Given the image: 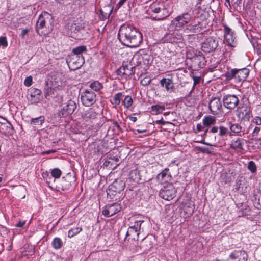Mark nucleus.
<instances>
[{
	"label": "nucleus",
	"mask_w": 261,
	"mask_h": 261,
	"mask_svg": "<svg viewBox=\"0 0 261 261\" xmlns=\"http://www.w3.org/2000/svg\"><path fill=\"white\" fill-rule=\"evenodd\" d=\"M118 38L123 45L130 48L138 47L143 41L141 33L135 27L127 24L120 27Z\"/></svg>",
	"instance_id": "f257e3e1"
},
{
	"label": "nucleus",
	"mask_w": 261,
	"mask_h": 261,
	"mask_svg": "<svg viewBox=\"0 0 261 261\" xmlns=\"http://www.w3.org/2000/svg\"><path fill=\"white\" fill-rule=\"evenodd\" d=\"M151 18L154 20H162L170 15L169 8L166 2L156 1L153 2L147 10Z\"/></svg>",
	"instance_id": "f03ea898"
},
{
	"label": "nucleus",
	"mask_w": 261,
	"mask_h": 261,
	"mask_svg": "<svg viewBox=\"0 0 261 261\" xmlns=\"http://www.w3.org/2000/svg\"><path fill=\"white\" fill-rule=\"evenodd\" d=\"M133 222H131L128 230L126 234L125 239L128 240H138L139 236L141 231H143L144 226V221L141 219L133 218Z\"/></svg>",
	"instance_id": "7ed1b4c3"
},
{
	"label": "nucleus",
	"mask_w": 261,
	"mask_h": 261,
	"mask_svg": "<svg viewBox=\"0 0 261 261\" xmlns=\"http://www.w3.org/2000/svg\"><path fill=\"white\" fill-rule=\"evenodd\" d=\"M52 20L51 15L46 12H42L39 16L36 25V31L39 36L48 34L49 25Z\"/></svg>",
	"instance_id": "20e7f679"
},
{
	"label": "nucleus",
	"mask_w": 261,
	"mask_h": 261,
	"mask_svg": "<svg viewBox=\"0 0 261 261\" xmlns=\"http://www.w3.org/2000/svg\"><path fill=\"white\" fill-rule=\"evenodd\" d=\"M250 72L247 68L241 69H232L224 74L227 81L233 80L236 83H240L246 80Z\"/></svg>",
	"instance_id": "39448f33"
},
{
	"label": "nucleus",
	"mask_w": 261,
	"mask_h": 261,
	"mask_svg": "<svg viewBox=\"0 0 261 261\" xmlns=\"http://www.w3.org/2000/svg\"><path fill=\"white\" fill-rule=\"evenodd\" d=\"M219 40L214 36L207 37L201 44L202 50L206 53H210L215 51L218 47Z\"/></svg>",
	"instance_id": "423d86ee"
},
{
	"label": "nucleus",
	"mask_w": 261,
	"mask_h": 261,
	"mask_svg": "<svg viewBox=\"0 0 261 261\" xmlns=\"http://www.w3.org/2000/svg\"><path fill=\"white\" fill-rule=\"evenodd\" d=\"M176 193V190L174 186L171 184H168L160 190L159 195L165 200H170L175 197Z\"/></svg>",
	"instance_id": "0eeeda50"
},
{
	"label": "nucleus",
	"mask_w": 261,
	"mask_h": 261,
	"mask_svg": "<svg viewBox=\"0 0 261 261\" xmlns=\"http://www.w3.org/2000/svg\"><path fill=\"white\" fill-rule=\"evenodd\" d=\"M81 99L83 105L90 107L96 101V95L91 90L86 89L81 93Z\"/></svg>",
	"instance_id": "6e6552de"
},
{
	"label": "nucleus",
	"mask_w": 261,
	"mask_h": 261,
	"mask_svg": "<svg viewBox=\"0 0 261 261\" xmlns=\"http://www.w3.org/2000/svg\"><path fill=\"white\" fill-rule=\"evenodd\" d=\"M222 101L224 106L229 110H233L239 104V97L234 94H226L223 96Z\"/></svg>",
	"instance_id": "1a4fd4ad"
},
{
	"label": "nucleus",
	"mask_w": 261,
	"mask_h": 261,
	"mask_svg": "<svg viewBox=\"0 0 261 261\" xmlns=\"http://www.w3.org/2000/svg\"><path fill=\"white\" fill-rule=\"evenodd\" d=\"M66 62L69 68H72L73 70L80 68L85 63L83 56H77L75 55H71L66 59Z\"/></svg>",
	"instance_id": "9d476101"
},
{
	"label": "nucleus",
	"mask_w": 261,
	"mask_h": 261,
	"mask_svg": "<svg viewBox=\"0 0 261 261\" xmlns=\"http://www.w3.org/2000/svg\"><path fill=\"white\" fill-rule=\"evenodd\" d=\"M76 108V103L75 101L72 99H69L66 103L63 105L61 110L59 112V116L62 117H65L72 114Z\"/></svg>",
	"instance_id": "9b49d317"
},
{
	"label": "nucleus",
	"mask_w": 261,
	"mask_h": 261,
	"mask_svg": "<svg viewBox=\"0 0 261 261\" xmlns=\"http://www.w3.org/2000/svg\"><path fill=\"white\" fill-rule=\"evenodd\" d=\"M208 108L213 115H218L222 111V105L221 98L213 97L208 103Z\"/></svg>",
	"instance_id": "f8f14e48"
},
{
	"label": "nucleus",
	"mask_w": 261,
	"mask_h": 261,
	"mask_svg": "<svg viewBox=\"0 0 261 261\" xmlns=\"http://www.w3.org/2000/svg\"><path fill=\"white\" fill-rule=\"evenodd\" d=\"M121 210V204L118 202L106 205L102 210V214L107 217H111L120 212Z\"/></svg>",
	"instance_id": "ddd939ff"
},
{
	"label": "nucleus",
	"mask_w": 261,
	"mask_h": 261,
	"mask_svg": "<svg viewBox=\"0 0 261 261\" xmlns=\"http://www.w3.org/2000/svg\"><path fill=\"white\" fill-rule=\"evenodd\" d=\"M191 14L189 13H185L175 18L172 23L177 28H180L188 23L191 20Z\"/></svg>",
	"instance_id": "4468645a"
},
{
	"label": "nucleus",
	"mask_w": 261,
	"mask_h": 261,
	"mask_svg": "<svg viewBox=\"0 0 261 261\" xmlns=\"http://www.w3.org/2000/svg\"><path fill=\"white\" fill-rule=\"evenodd\" d=\"M248 254L243 250H234L232 252L228 258V261H247Z\"/></svg>",
	"instance_id": "2eb2a0df"
},
{
	"label": "nucleus",
	"mask_w": 261,
	"mask_h": 261,
	"mask_svg": "<svg viewBox=\"0 0 261 261\" xmlns=\"http://www.w3.org/2000/svg\"><path fill=\"white\" fill-rule=\"evenodd\" d=\"M74 181L75 180L74 179V178L71 176L63 177L57 186V188H58L59 190H68L72 187Z\"/></svg>",
	"instance_id": "dca6fc26"
},
{
	"label": "nucleus",
	"mask_w": 261,
	"mask_h": 261,
	"mask_svg": "<svg viewBox=\"0 0 261 261\" xmlns=\"http://www.w3.org/2000/svg\"><path fill=\"white\" fill-rule=\"evenodd\" d=\"M164 42L170 43H182L184 40L181 34L174 32L172 34H167L163 38Z\"/></svg>",
	"instance_id": "f3484780"
},
{
	"label": "nucleus",
	"mask_w": 261,
	"mask_h": 261,
	"mask_svg": "<svg viewBox=\"0 0 261 261\" xmlns=\"http://www.w3.org/2000/svg\"><path fill=\"white\" fill-rule=\"evenodd\" d=\"M224 37L228 43V45L231 47H234L236 44V37L234 36L233 32L231 28L227 25H224Z\"/></svg>",
	"instance_id": "a211bd4d"
},
{
	"label": "nucleus",
	"mask_w": 261,
	"mask_h": 261,
	"mask_svg": "<svg viewBox=\"0 0 261 261\" xmlns=\"http://www.w3.org/2000/svg\"><path fill=\"white\" fill-rule=\"evenodd\" d=\"M98 115L93 108H90L82 113V117L85 121L93 122L97 119Z\"/></svg>",
	"instance_id": "6ab92c4d"
},
{
	"label": "nucleus",
	"mask_w": 261,
	"mask_h": 261,
	"mask_svg": "<svg viewBox=\"0 0 261 261\" xmlns=\"http://www.w3.org/2000/svg\"><path fill=\"white\" fill-rule=\"evenodd\" d=\"M239 115L241 116L242 120L248 121L252 116V112L250 107L247 105H243L238 107Z\"/></svg>",
	"instance_id": "aec40b11"
},
{
	"label": "nucleus",
	"mask_w": 261,
	"mask_h": 261,
	"mask_svg": "<svg viewBox=\"0 0 261 261\" xmlns=\"http://www.w3.org/2000/svg\"><path fill=\"white\" fill-rule=\"evenodd\" d=\"M5 122H0V133L5 136L13 134L14 128L12 124L6 119Z\"/></svg>",
	"instance_id": "412c9836"
},
{
	"label": "nucleus",
	"mask_w": 261,
	"mask_h": 261,
	"mask_svg": "<svg viewBox=\"0 0 261 261\" xmlns=\"http://www.w3.org/2000/svg\"><path fill=\"white\" fill-rule=\"evenodd\" d=\"M107 198L110 199L112 201H120L123 197V193H118L115 191L114 189H112L109 186L107 190Z\"/></svg>",
	"instance_id": "4be33fe9"
},
{
	"label": "nucleus",
	"mask_w": 261,
	"mask_h": 261,
	"mask_svg": "<svg viewBox=\"0 0 261 261\" xmlns=\"http://www.w3.org/2000/svg\"><path fill=\"white\" fill-rule=\"evenodd\" d=\"M156 178L162 184L167 182L171 180L172 176L171 173L169 172V169H164L157 175Z\"/></svg>",
	"instance_id": "5701e85b"
},
{
	"label": "nucleus",
	"mask_w": 261,
	"mask_h": 261,
	"mask_svg": "<svg viewBox=\"0 0 261 261\" xmlns=\"http://www.w3.org/2000/svg\"><path fill=\"white\" fill-rule=\"evenodd\" d=\"M153 246L151 239L147 237L142 240L139 246L141 251L143 253L147 252L151 249Z\"/></svg>",
	"instance_id": "b1692460"
},
{
	"label": "nucleus",
	"mask_w": 261,
	"mask_h": 261,
	"mask_svg": "<svg viewBox=\"0 0 261 261\" xmlns=\"http://www.w3.org/2000/svg\"><path fill=\"white\" fill-rule=\"evenodd\" d=\"M109 187L118 193H122L125 187V182L121 179H117Z\"/></svg>",
	"instance_id": "393cba45"
},
{
	"label": "nucleus",
	"mask_w": 261,
	"mask_h": 261,
	"mask_svg": "<svg viewBox=\"0 0 261 261\" xmlns=\"http://www.w3.org/2000/svg\"><path fill=\"white\" fill-rule=\"evenodd\" d=\"M160 83L161 86L165 87L167 91H173L174 89V83L171 78H163Z\"/></svg>",
	"instance_id": "a878e982"
},
{
	"label": "nucleus",
	"mask_w": 261,
	"mask_h": 261,
	"mask_svg": "<svg viewBox=\"0 0 261 261\" xmlns=\"http://www.w3.org/2000/svg\"><path fill=\"white\" fill-rule=\"evenodd\" d=\"M252 201L255 208L261 209V191L258 190L254 192L252 198Z\"/></svg>",
	"instance_id": "bb28decb"
},
{
	"label": "nucleus",
	"mask_w": 261,
	"mask_h": 261,
	"mask_svg": "<svg viewBox=\"0 0 261 261\" xmlns=\"http://www.w3.org/2000/svg\"><path fill=\"white\" fill-rule=\"evenodd\" d=\"M229 126L231 133L241 136V133L242 132L243 128L240 123H232L231 122H229Z\"/></svg>",
	"instance_id": "cd10ccee"
},
{
	"label": "nucleus",
	"mask_w": 261,
	"mask_h": 261,
	"mask_svg": "<svg viewBox=\"0 0 261 261\" xmlns=\"http://www.w3.org/2000/svg\"><path fill=\"white\" fill-rule=\"evenodd\" d=\"M216 121V118L211 115L204 116L202 120L203 126L205 127H209L211 125H214Z\"/></svg>",
	"instance_id": "c85d7f7f"
},
{
	"label": "nucleus",
	"mask_w": 261,
	"mask_h": 261,
	"mask_svg": "<svg viewBox=\"0 0 261 261\" xmlns=\"http://www.w3.org/2000/svg\"><path fill=\"white\" fill-rule=\"evenodd\" d=\"M129 178L134 182H140L141 178L139 171L137 169L132 170L129 173Z\"/></svg>",
	"instance_id": "c756f323"
},
{
	"label": "nucleus",
	"mask_w": 261,
	"mask_h": 261,
	"mask_svg": "<svg viewBox=\"0 0 261 261\" xmlns=\"http://www.w3.org/2000/svg\"><path fill=\"white\" fill-rule=\"evenodd\" d=\"M87 51V47L85 45H81L73 48L71 55H77V56H83L82 53Z\"/></svg>",
	"instance_id": "7c9ffc66"
},
{
	"label": "nucleus",
	"mask_w": 261,
	"mask_h": 261,
	"mask_svg": "<svg viewBox=\"0 0 261 261\" xmlns=\"http://www.w3.org/2000/svg\"><path fill=\"white\" fill-rule=\"evenodd\" d=\"M127 68V65H125V62H123L122 65L117 70V74L122 77L123 76H129L130 75L131 72L128 71L126 72V68Z\"/></svg>",
	"instance_id": "2f4dec72"
},
{
	"label": "nucleus",
	"mask_w": 261,
	"mask_h": 261,
	"mask_svg": "<svg viewBox=\"0 0 261 261\" xmlns=\"http://www.w3.org/2000/svg\"><path fill=\"white\" fill-rule=\"evenodd\" d=\"M89 87L91 88L90 90H93L95 91H99L103 88V85L98 81H95L90 84Z\"/></svg>",
	"instance_id": "473e14b6"
},
{
	"label": "nucleus",
	"mask_w": 261,
	"mask_h": 261,
	"mask_svg": "<svg viewBox=\"0 0 261 261\" xmlns=\"http://www.w3.org/2000/svg\"><path fill=\"white\" fill-rule=\"evenodd\" d=\"M165 109V107L164 105L160 106L159 105H153L151 107V110L154 113L153 114L157 115L162 113L163 111Z\"/></svg>",
	"instance_id": "72a5a7b5"
},
{
	"label": "nucleus",
	"mask_w": 261,
	"mask_h": 261,
	"mask_svg": "<svg viewBox=\"0 0 261 261\" xmlns=\"http://www.w3.org/2000/svg\"><path fill=\"white\" fill-rule=\"evenodd\" d=\"M51 244L54 249L58 250L62 247L63 242L60 238L56 237L53 240Z\"/></svg>",
	"instance_id": "f704fd0d"
},
{
	"label": "nucleus",
	"mask_w": 261,
	"mask_h": 261,
	"mask_svg": "<svg viewBox=\"0 0 261 261\" xmlns=\"http://www.w3.org/2000/svg\"><path fill=\"white\" fill-rule=\"evenodd\" d=\"M82 230V228L81 227H75L71 228L68 231V237L69 238H72L74 236L79 234Z\"/></svg>",
	"instance_id": "c9c22d12"
},
{
	"label": "nucleus",
	"mask_w": 261,
	"mask_h": 261,
	"mask_svg": "<svg viewBox=\"0 0 261 261\" xmlns=\"http://www.w3.org/2000/svg\"><path fill=\"white\" fill-rule=\"evenodd\" d=\"M142 60L144 65L148 66L152 63V57L150 55L144 54L142 56Z\"/></svg>",
	"instance_id": "e433bc0d"
},
{
	"label": "nucleus",
	"mask_w": 261,
	"mask_h": 261,
	"mask_svg": "<svg viewBox=\"0 0 261 261\" xmlns=\"http://www.w3.org/2000/svg\"><path fill=\"white\" fill-rule=\"evenodd\" d=\"M44 121V118L43 116H40L37 118H32L31 120V123L34 125H42V123Z\"/></svg>",
	"instance_id": "4c0bfd02"
},
{
	"label": "nucleus",
	"mask_w": 261,
	"mask_h": 261,
	"mask_svg": "<svg viewBox=\"0 0 261 261\" xmlns=\"http://www.w3.org/2000/svg\"><path fill=\"white\" fill-rule=\"evenodd\" d=\"M133 100L130 96L127 95L125 96L123 104L125 108H129L133 104Z\"/></svg>",
	"instance_id": "58836bf2"
},
{
	"label": "nucleus",
	"mask_w": 261,
	"mask_h": 261,
	"mask_svg": "<svg viewBox=\"0 0 261 261\" xmlns=\"http://www.w3.org/2000/svg\"><path fill=\"white\" fill-rule=\"evenodd\" d=\"M122 96L123 94L121 92H119L115 94V95L113 97L114 103L116 105H119Z\"/></svg>",
	"instance_id": "ea45409f"
},
{
	"label": "nucleus",
	"mask_w": 261,
	"mask_h": 261,
	"mask_svg": "<svg viewBox=\"0 0 261 261\" xmlns=\"http://www.w3.org/2000/svg\"><path fill=\"white\" fill-rule=\"evenodd\" d=\"M45 97H47L54 94V89L48 86L47 84L44 88Z\"/></svg>",
	"instance_id": "a19ab883"
},
{
	"label": "nucleus",
	"mask_w": 261,
	"mask_h": 261,
	"mask_svg": "<svg viewBox=\"0 0 261 261\" xmlns=\"http://www.w3.org/2000/svg\"><path fill=\"white\" fill-rule=\"evenodd\" d=\"M225 5L227 6L226 3L228 4L230 8L231 7H236L239 5L241 3V0H225Z\"/></svg>",
	"instance_id": "79ce46f5"
},
{
	"label": "nucleus",
	"mask_w": 261,
	"mask_h": 261,
	"mask_svg": "<svg viewBox=\"0 0 261 261\" xmlns=\"http://www.w3.org/2000/svg\"><path fill=\"white\" fill-rule=\"evenodd\" d=\"M62 175V171L59 168H54L51 170V175L55 178H59Z\"/></svg>",
	"instance_id": "37998d69"
},
{
	"label": "nucleus",
	"mask_w": 261,
	"mask_h": 261,
	"mask_svg": "<svg viewBox=\"0 0 261 261\" xmlns=\"http://www.w3.org/2000/svg\"><path fill=\"white\" fill-rule=\"evenodd\" d=\"M247 168L253 173H255L257 170L256 166L255 163L252 161H250L248 162Z\"/></svg>",
	"instance_id": "c03bdc74"
},
{
	"label": "nucleus",
	"mask_w": 261,
	"mask_h": 261,
	"mask_svg": "<svg viewBox=\"0 0 261 261\" xmlns=\"http://www.w3.org/2000/svg\"><path fill=\"white\" fill-rule=\"evenodd\" d=\"M234 144L231 145V148L233 149H243L242 143L241 142V139L240 138H237L234 142Z\"/></svg>",
	"instance_id": "a18cd8bd"
},
{
	"label": "nucleus",
	"mask_w": 261,
	"mask_h": 261,
	"mask_svg": "<svg viewBox=\"0 0 261 261\" xmlns=\"http://www.w3.org/2000/svg\"><path fill=\"white\" fill-rule=\"evenodd\" d=\"M125 65H126L127 67V68H126V72L128 71L131 72L130 75L134 74L135 73V66H133L130 62L128 63V62H125Z\"/></svg>",
	"instance_id": "49530a36"
},
{
	"label": "nucleus",
	"mask_w": 261,
	"mask_h": 261,
	"mask_svg": "<svg viewBox=\"0 0 261 261\" xmlns=\"http://www.w3.org/2000/svg\"><path fill=\"white\" fill-rule=\"evenodd\" d=\"M41 94V91L40 89L33 88L30 90V96L35 97L36 96L40 97Z\"/></svg>",
	"instance_id": "de8ad7c7"
},
{
	"label": "nucleus",
	"mask_w": 261,
	"mask_h": 261,
	"mask_svg": "<svg viewBox=\"0 0 261 261\" xmlns=\"http://www.w3.org/2000/svg\"><path fill=\"white\" fill-rule=\"evenodd\" d=\"M228 132V129L227 128L223 126H220L219 127V135L221 136H224L226 135Z\"/></svg>",
	"instance_id": "09e8293b"
},
{
	"label": "nucleus",
	"mask_w": 261,
	"mask_h": 261,
	"mask_svg": "<svg viewBox=\"0 0 261 261\" xmlns=\"http://www.w3.org/2000/svg\"><path fill=\"white\" fill-rule=\"evenodd\" d=\"M151 79H150L149 77H145L143 79H142L140 81V83L143 86H147L151 83Z\"/></svg>",
	"instance_id": "8fccbe9b"
},
{
	"label": "nucleus",
	"mask_w": 261,
	"mask_h": 261,
	"mask_svg": "<svg viewBox=\"0 0 261 261\" xmlns=\"http://www.w3.org/2000/svg\"><path fill=\"white\" fill-rule=\"evenodd\" d=\"M190 30L194 33H198L201 31V28L199 26V24H196L191 26Z\"/></svg>",
	"instance_id": "3c124183"
},
{
	"label": "nucleus",
	"mask_w": 261,
	"mask_h": 261,
	"mask_svg": "<svg viewBox=\"0 0 261 261\" xmlns=\"http://www.w3.org/2000/svg\"><path fill=\"white\" fill-rule=\"evenodd\" d=\"M198 53H199L198 55H196L195 56H194L193 57L194 61L196 62L197 60H198V61L204 60L205 57L204 56H203L201 52L199 51ZM200 63H201V61L199 62V64H200Z\"/></svg>",
	"instance_id": "603ef678"
},
{
	"label": "nucleus",
	"mask_w": 261,
	"mask_h": 261,
	"mask_svg": "<svg viewBox=\"0 0 261 261\" xmlns=\"http://www.w3.org/2000/svg\"><path fill=\"white\" fill-rule=\"evenodd\" d=\"M197 150L202 153H207L210 154L212 153V150H209L208 148L202 147H198Z\"/></svg>",
	"instance_id": "864d4df0"
},
{
	"label": "nucleus",
	"mask_w": 261,
	"mask_h": 261,
	"mask_svg": "<svg viewBox=\"0 0 261 261\" xmlns=\"http://www.w3.org/2000/svg\"><path fill=\"white\" fill-rule=\"evenodd\" d=\"M2 45L4 47L8 46V42L6 37H0V46Z\"/></svg>",
	"instance_id": "5fc2aeb1"
},
{
	"label": "nucleus",
	"mask_w": 261,
	"mask_h": 261,
	"mask_svg": "<svg viewBox=\"0 0 261 261\" xmlns=\"http://www.w3.org/2000/svg\"><path fill=\"white\" fill-rule=\"evenodd\" d=\"M194 84L192 89L191 90L190 92V94H191L194 88V86L197 84H199L200 81V77L199 76H193Z\"/></svg>",
	"instance_id": "6e6d98bb"
},
{
	"label": "nucleus",
	"mask_w": 261,
	"mask_h": 261,
	"mask_svg": "<svg viewBox=\"0 0 261 261\" xmlns=\"http://www.w3.org/2000/svg\"><path fill=\"white\" fill-rule=\"evenodd\" d=\"M24 85L27 86H30L32 83V77L30 76L27 77L24 80Z\"/></svg>",
	"instance_id": "4d7b16f0"
},
{
	"label": "nucleus",
	"mask_w": 261,
	"mask_h": 261,
	"mask_svg": "<svg viewBox=\"0 0 261 261\" xmlns=\"http://www.w3.org/2000/svg\"><path fill=\"white\" fill-rule=\"evenodd\" d=\"M112 11V9H111L109 13H106L105 14L103 13V12L102 10H100V14L102 16V19L103 20H105L107 18H109L111 12Z\"/></svg>",
	"instance_id": "13d9d810"
},
{
	"label": "nucleus",
	"mask_w": 261,
	"mask_h": 261,
	"mask_svg": "<svg viewBox=\"0 0 261 261\" xmlns=\"http://www.w3.org/2000/svg\"><path fill=\"white\" fill-rule=\"evenodd\" d=\"M30 32V29H22V31H21V34H20V37L21 38H24L25 36Z\"/></svg>",
	"instance_id": "bf43d9fd"
},
{
	"label": "nucleus",
	"mask_w": 261,
	"mask_h": 261,
	"mask_svg": "<svg viewBox=\"0 0 261 261\" xmlns=\"http://www.w3.org/2000/svg\"><path fill=\"white\" fill-rule=\"evenodd\" d=\"M30 101L32 103H37L40 101V97L36 96L35 97H31Z\"/></svg>",
	"instance_id": "052dcab7"
},
{
	"label": "nucleus",
	"mask_w": 261,
	"mask_h": 261,
	"mask_svg": "<svg viewBox=\"0 0 261 261\" xmlns=\"http://www.w3.org/2000/svg\"><path fill=\"white\" fill-rule=\"evenodd\" d=\"M113 124L114 125V126H115L117 128L118 131L119 132H122V129L121 127H120V125L117 121H113Z\"/></svg>",
	"instance_id": "680f3d73"
},
{
	"label": "nucleus",
	"mask_w": 261,
	"mask_h": 261,
	"mask_svg": "<svg viewBox=\"0 0 261 261\" xmlns=\"http://www.w3.org/2000/svg\"><path fill=\"white\" fill-rule=\"evenodd\" d=\"M127 0H120L116 6V8L119 9Z\"/></svg>",
	"instance_id": "e2e57ef3"
},
{
	"label": "nucleus",
	"mask_w": 261,
	"mask_h": 261,
	"mask_svg": "<svg viewBox=\"0 0 261 261\" xmlns=\"http://www.w3.org/2000/svg\"><path fill=\"white\" fill-rule=\"evenodd\" d=\"M25 224V221H19V222L15 225L17 227H22Z\"/></svg>",
	"instance_id": "0e129e2a"
},
{
	"label": "nucleus",
	"mask_w": 261,
	"mask_h": 261,
	"mask_svg": "<svg viewBox=\"0 0 261 261\" xmlns=\"http://www.w3.org/2000/svg\"><path fill=\"white\" fill-rule=\"evenodd\" d=\"M72 29H74V31L75 32V31H77V32L80 31V29L81 28V26L76 25L75 24L71 25Z\"/></svg>",
	"instance_id": "69168bd1"
},
{
	"label": "nucleus",
	"mask_w": 261,
	"mask_h": 261,
	"mask_svg": "<svg viewBox=\"0 0 261 261\" xmlns=\"http://www.w3.org/2000/svg\"><path fill=\"white\" fill-rule=\"evenodd\" d=\"M255 123L257 125H260L261 124V118L259 117H256L254 119Z\"/></svg>",
	"instance_id": "338daca9"
},
{
	"label": "nucleus",
	"mask_w": 261,
	"mask_h": 261,
	"mask_svg": "<svg viewBox=\"0 0 261 261\" xmlns=\"http://www.w3.org/2000/svg\"><path fill=\"white\" fill-rule=\"evenodd\" d=\"M204 126H202L201 124H198L196 126V129H197V132H199L201 131L202 130H203V129L204 128Z\"/></svg>",
	"instance_id": "774afa93"
}]
</instances>
